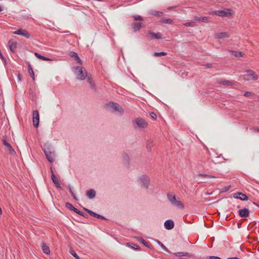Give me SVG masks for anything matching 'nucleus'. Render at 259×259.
<instances>
[{"label":"nucleus","instance_id":"nucleus-1","mask_svg":"<svg viewBox=\"0 0 259 259\" xmlns=\"http://www.w3.org/2000/svg\"><path fill=\"white\" fill-rule=\"evenodd\" d=\"M75 73L77 75L76 77L77 79L82 80L87 77V72L82 67L77 66L75 67Z\"/></svg>","mask_w":259,"mask_h":259},{"label":"nucleus","instance_id":"nucleus-2","mask_svg":"<svg viewBox=\"0 0 259 259\" xmlns=\"http://www.w3.org/2000/svg\"><path fill=\"white\" fill-rule=\"evenodd\" d=\"M210 14H215L221 17H231L232 16V10L228 9H224L222 10L212 11Z\"/></svg>","mask_w":259,"mask_h":259},{"label":"nucleus","instance_id":"nucleus-3","mask_svg":"<svg viewBox=\"0 0 259 259\" xmlns=\"http://www.w3.org/2000/svg\"><path fill=\"white\" fill-rule=\"evenodd\" d=\"M32 120L34 127H37L39 122V115L37 110H34L32 113Z\"/></svg>","mask_w":259,"mask_h":259},{"label":"nucleus","instance_id":"nucleus-4","mask_svg":"<svg viewBox=\"0 0 259 259\" xmlns=\"http://www.w3.org/2000/svg\"><path fill=\"white\" fill-rule=\"evenodd\" d=\"M133 122L134 124H136L139 128H145L147 126V122L142 118H137Z\"/></svg>","mask_w":259,"mask_h":259},{"label":"nucleus","instance_id":"nucleus-5","mask_svg":"<svg viewBox=\"0 0 259 259\" xmlns=\"http://www.w3.org/2000/svg\"><path fill=\"white\" fill-rule=\"evenodd\" d=\"M44 151L48 160L51 163L53 162L55 156L54 152L51 151L49 148L45 149Z\"/></svg>","mask_w":259,"mask_h":259},{"label":"nucleus","instance_id":"nucleus-6","mask_svg":"<svg viewBox=\"0 0 259 259\" xmlns=\"http://www.w3.org/2000/svg\"><path fill=\"white\" fill-rule=\"evenodd\" d=\"M38 92L35 88L30 89L29 91V98L32 101H35L37 98Z\"/></svg>","mask_w":259,"mask_h":259},{"label":"nucleus","instance_id":"nucleus-7","mask_svg":"<svg viewBox=\"0 0 259 259\" xmlns=\"http://www.w3.org/2000/svg\"><path fill=\"white\" fill-rule=\"evenodd\" d=\"M3 144L5 146L6 149L9 151V152L12 155H14L16 152L14 149L12 148L11 145L7 142L6 138H4L2 140Z\"/></svg>","mask_w":259,"mask_h":259},{"label":"nucleus","instance_id":"nucleus-8","mask_svg":"<svg viewBox=\"0 0 259 259\" xmlns=\"http://www.w3.org/2000/svg\"><path fill=\"white\" fill-rule=\"evenodd\" d=\"M143 25V24L142 22H134L131 24V27L134 32H137L140 30Z\"/></svg>","mask_w":259,"mask_h":259},{"label":"nucleus","instance_id":"nucleus-9","mask_svg":"<svg viewBox=\"0 0 259 259\" xmlns=\"http://www.w3.org/2000/svg\"><path fill=\"white\" fill-rule=\"evenodd\" d=\"M234 197L236 199H239L243 201H247L248 200V196L241 192H237L234 194Z\"/></svg>","mask_w":259,"mask_h":259},{"label":"nucleus","instance_id":"nucleus-10","mask_svg":"<svg viewBox=\"0 0 259 259\" xmlns=\"http://www.w3.org/2000/svg\"><path fill=\"white\" fill-rule=\"evenodd\" d=\"M108 106L112 108L114 111H118L120 113L123 112L122 108L120 107L119 105L117 103L110 102L109 103Z\"/></svg>","mask_w":259,"mask_h":259},{"label":"nucleus","instance_id":"nucleus-11","mask_svg":"<svg viewBox=\"0 0 259 259\" xmlns=\"http://www.w3.org/2000/svg\"><path fill=\"white\" fill-rule=\"evenodd\" d=\"M140 179L143 183V186L145 188L148 189L150 182V180L148 177L145 175H143L140 177Z\"/></svg>","mask_w":259,"mask_h":259},{"label":"nucleus","instance_id":"nucleus-12","mask_svg":"<svg viewBox=\"0 0 259 259\" xmlns=\"http://www.w3.org/2000/svg\"><path fill=\"white\" fill-rule=\"evenodd\" d=\"M239 215L241 218H246L249 216V210L248 208H243L239 210Z\"/></svg>","mask_w":259,"mask_h":259},{"label":"nucleus","instance_id":"nucleus-13","mask_svg":"<svg viewBox=\"0 0 259 259\" xmlns=\"http://www.w3.org/2000/svg\"><path fill=\"white\" fill-rule=\"evenodd\" d=\"M8 46L10 50L12 52H15L17 47V42L16 41L11 39L8 41Z\"/></svg>","mask_w":259,"mask_h":259},{"label":"nucleus","instance_id":"nucleus-14","mask_svg":"<svg viewBox=\"0 0 259 259\" xmlns=\"http://www.w3.org/2000/svg\"><path fill=\"white\" fill-rule=\"evenodd\" d=\"M83 209L92 217H95L96 218H98V219H104V220L106 219L103 216L101 215L98 213H96L90 209H88L85 208H83Z\"/></svg>","mask_w":259,"mask_h":259},{"label":"nucleus","instance_id":"nucleus-15","mask_svg":"<svg viewBox=\"0 0 259 259\" xmlns=\"http://www.w3.org/2000/svg\"><path fill=\"white\" fill-rule=\"evenodd\" d=\"M164 226L166 229L171 230L174 227V222L171 220H167L164 222Z\"/></svg>","mask_w":259,"mask_h":259},{"label":"nucleus","instance_id":"nucleus-16","mask_svg":"<svg viewBox=\"0 0 259 259\" xmlns=\"http://www.w3.org/2000/svg\"><path fill=\"white\" fill-rule=\"evenodd\" d=\"M148 33L150 35L151 39H161L162 38L161 33L159 32L155 33L151 31H149Z\"/></svg>","mask_w":259,"mask_h":259},{"label":"nucleus","instance_id":"nucleus-17","mask_svg":"<svg viewBox=\"0 0 259 259\" xmlns=\"http://www.w3.org/2000/svg\"><path fill=\"white\" fill-rule=\"evenodd\" d=\"M217 82L218 83L223 85H226V86H231L233 85V83L232 82L228 80H225L222 78L218 79L217 80Z\"/></svg>","mask_w":259,"mask_h":259},{"label":"nucleus","instance_id":"nucleus-18","mask_svg":"<svg viewBox=\"0 0 259 259\" xmlns=\"http://www.w3.org/2000/svg\"><path fill=\"white\" fill-rule=\"evenodd\" d=\"M245 76H250L252 77V79L254 80H256L258 79V76L255 73V72L251 70H249L247 71V74L244 75Z\"/></svg>","mask_w":259,"mask_h":259},{"label":"nucleus","instance_id":"nucleus-19","mask_svg":"<svg viewBox=\"0 0 259 259\" xmlns=\"http://www.w3.org/2000/svg\"><path fill=\"white\" fill-rule=\"evenodd\" d=\"M51 173H52L51 178H52V180L53 183H54V184L55 185L56 187H57L58 188H60V189L61 188L60 183H59L58 181L57 180V178H56V177L52 169H51Z\"/></svg>","mask_w":259,"mask_h":259},{"label":"nucleus","instance_id":"nucleus-20","mask_svg":"<svg viewBox=\"0 0 259 259\" xmlns=\"http://www.w3.org/2000/svg\"><path fill=\"white\" fill-rule=\"evenodd\" d=\"M174 254L176 256H194V255L193 254L188 253L187 252H178L174 253Z\"/></svg>","mask_w":259,"mask_h":259},{"label":"nucleus","instance_id":"nucleus-21","mask_svg":"<svg viewBox=\"0 0 259 259\" xmlns=\"http://www.w3.org/2000/svg\"><path fill=\"white\" fill-rule=\"evenodd\" d=\"M41 246L44 253L49 254L50 253L49 247L44 242L41 243Z\"/></svg>","mask_w":259,"mask_h":259},{"label":"nucleus","instance_id":"nucleus-22","mask_svg":"<svg viewBox=\"0 0 259 259\" xmlns=\"http://www.w3.org/2000/svg\"><path fill=\"white\" fill-rule=\"evenodd\" d=\"M167 199H168V201L172 204H173V203L177 200L176 198L175 195H174V194H173L172 193H168L167 194Z\"/></svg>","mask_w":259,"mask_h":259},{"label":"nucleus","instance_id":"nucleus-23","mask_svg":"<svg viewBox=\"0 0 259 259\" xmlns=\"http://www.w3.org/2000/svg\"><path fill=\"white\" fill-rule=\"evenodd\" d=\"M86 195L90 199H93L96 196V192L94 189H90L87 192Z\"/></svg>","mask_w":259,"mask_h":259},{"label":"nucleus","instance_id":"nucleus-24","mask_svg":"<svg viewBox=\"0 0 259 259\" xmlns=\"http://www.w3.org/2000/svg\"><path fill=\"white\" fill-rule=\"evenodd\" d=\"M65 207L68 208V209L70 210H72L73 211H74L75 212H76V213H77V211L79 210L78 209H77V208H76L75 207H74L71 203H70L69 202H66L65 203Z\"/></svg>","mask_w":259,"mask_h":259},{"label":"nucleus","instance_id":"nucleus-25","mask_svg":"<svg viewBox=\"0 0 259 259\" xmlns=\"http://www.w3.org/2000/svg\"><path fill=\"white\" fill-rule=\"evenodd\" d=\"M230 52L231 53L232 55L236 57L239 58V57H242L244 56V54L242 53L241 52L239 51H235L231 50L230 51Z\"/></svg>","mask_w":259,"mask_h":259},{"label":"nucleus","instance_id":"nucleus-26","mask_svg":"<svg viewBox=\"0 0 259 259\" xmlns=\"http://www.w3.org/2000/svg\"><path fill=\"white\" fill-rule=\"evenodd\" d=\"M138 240L142 243L145 246H146L148 248H151V244H150L149 242H147L146 241H145L144 239L142 238H138Z\"/></svg>","mask_w":259,"mask_h":259},{"label":"nucleus","instance_id":"nucleus-27","mask_svg":"<svg viewBox=\"0 0 259 259\" xmlns=\"http://www.w3.org/2000/svg\"><path fill=\"white\" fill-rule=\"evenodd\" d=\"M150 14L152 15L157 16L158 17H161L163 15V13L161 12H159L156 10H151L150 12Z\"/></svg>","mask_w":259,"mask_h":259},{"label":"nucleus","instance_id":"nucleus-28","mask_svg":"<svg viewBox=\"0 0 259 259\" xmlns=\"http://www.w3.org/2000/svg\"><path fill=\"white\" fill-rule=\"evenodd\" d=\"M218 38L229 37V35L227 32H220L217 34Z\"/></svg>","mask_w":259,"mask_h":259},{"label":"nucleus","instance_id":"nucleus-29","mask_svg":"<svg viewBox=\"0 0 259 259\" xmlns=\"http://www.w3.org/2000/svg\"><path fill=\"white\" fill-rule=\"evenodd\" d=\"M34 55L37 58L40 59L42 60H44V61H50V60H51V59H49V58L45 57V56H43L40 55L39 54H38V53H36V52H35L34 53Z\"/></svg>","mask_w":259,"mask_h":259},{"label":"nucleus","instance_id":"nucleus-30","mask_svg":"<svg viewBox=\"0 0 259 259\" xmlns=\"http://www.w3.org/2000/svg\"><path fill=\"white\" fill-rule=\"evenodd\" d=\"M172 205L181 209H183L184 208V204L181 202V201L178 200H176Z\"/></svg>","mask_w":259,"mask_h":259},{"label":"nucleus","instance_id":"nucleus-31","mask_svg":"<svg viewBox=\"0 0 259 259\" xmlns=\"http://www.w3.org/2000/svg\"><path fill=\"white\" fill-rule=\"evenodd\" d=\"M87 81H88V83L90 84L91 87L93 89H94L95 88V82L94 81V80H93V79L90 76H87Z\"/></svg>","mask_w":259,"mask_h":259},{"label":"nucleus","instance_id":"nucleus-32","mask_svg":"<svg viewBox=\"0 0 259 259\" xmlns=\"http://www.w3.org/2000/svg\"><path fill=\"white\" fill-rule=\"evenodd\" d=\"M160 22L162 23L171 24L172 22V20L169 18H161L160 20Z\"/></svg>","mask_w":259,"mask_h":259},{"label":"nucleus","instance_id":"nucleus-33","mask_svg":"<svg viewBox=\"0 0 259 259\" xmlns=\"http://www.w3.org/2000/svg\"><path fill=\"white\" fill-rule=\"evenodd\" d=\"M123 161H124V164H126L127 166H128L129 164V160H130L128 156L127 155V154L126 153H124L123 154Z\"/></svg>","mask_w":259,"mask_h":259},{"label":"nucleus","instance_id":"nucleus-34","mask_svg":"<svg viewBox=\"0 0 259 259\" xmlns=\"http://www.w3.org/2000/svg\"><path fill=\"white\" fill-rule=\"evenodd\" d=\"M157 244L165 251L168 252V249L164 245V244L158 240H155Z\"/></svg>","mask_w":259,"mask_h":259},{"label":"nucleus","instance_id":"nucleus-35","mask_svg":"<svg viewBox=\"0 0 259 259\" xmlns=\"http://www.w3.org/2000/svg\"><path fill=\"white\" fill-rule=\"evenodd\" d=\"M211 157V161L214 162L215 164H217V163H221L223 162V157H221V156H217L216 157V159H221L220 160H215L214 159H213L212 157L211 156H210Z\"/></svg>","mask_w":259,"mask_h":259},{"label":"nucleus","instance_id":"nucleus-36","mask_svg":"<svg viewBox=\"0 0 259 259\" xmlns=\"http://www.w3.org/2000/svg\"><path fill=\"white\" fill-rule=\"evenodd\" d=\"M20 35L23 36L26 38H29L31 36L30 34L25 29L23 30Z\"/></svg>","mask_w":259,"mask_h":259},{"label":"nucleus","instance_id":"nucleus-37","mask_svg":"<svg viewBox=\"0 0 259 259\" xmlns=\"http://www.w3.org/2000/svg\"><path fill=\"white\" fill-rule=\"evenodd\" d=\"M167 55V53L161 52H155L153 54V56L154 57H160V56H166Z\"/></svg>","mask_w":259,"mask_h":259},{"label":"nucleus","instance_id":"nucleus-38","mask_svg":"<svg viewBox=\"0 0 259 259\" xmlns=\"http://www.w3.org/2000/svg\"><path fill=\"white\" fill-rule=\"evenodd\" d=\"M127 245L129 246H131L132 248H133L134 250H138L139 249V246L137 244H133V243H128Z\"/></svg>","mask_w":259,"mask_h":259},{"label":"nucleus","instance_id":"nucleus-39","mask_svg":"<svg viewBox=\"0 0 259 259\" xmlns=\"http://www.w3.org/2000/svg\"><path fill=\"white\" fill-rule=\"evenodd\" d=\"M254 95V94L253 93L250 92H245L243 94L244 96L249 98H252Z\"/></svg>","mask_w":259,"mask_h":259},{"label":"nucleus","instance_id":"nucleus-40","mask_svg":"<svg viewBox=\"0 0 259 259\" xmlns=\"http://www.w3.org/2000/svg\"><path fill=\"white\" fill-rule=\"evenodd\" d=\"M210 17H200V21L202 22H209Z\"/></svg>","mask_w":259,"mask_h":259},{"label":"nucleus","instance_id":"nucleus-41","mask_svg":"<svg viewBox=\"0 0 259 259\" xmlns=\"http://www.w3.org/2000/svg\"><path fill=\"white\" fill-rule=\"evenodd\" d=\"M70 253L76 259H80L79 256L77 254V253L73 250L71 248L70 251Z\"/></svg>","mask_w":259,"mask_h":259},{"label":"nucleus","instance_id":"nucleus-42","mask_svg":"<svg viewBox=\"0 0 259 259\" xmlns=\"http://www.w3.org/2000/svg\"><path fill=\"white\" fill-rule=\"evenodd\" d=\"M135 21H142L143 18L140 15H134L133 16Z\"/></svg>","mask_w":259,"mask_h":259},{"label":"nucleus","instance_id":"nucleus-43","mask_svg":"<svg viewBox=\"0 0 259 259\" xmlns=\"http://www.w3.org/2000/svg\"><path fill=\"white\" fill-rule=\"evenodd\" d=\"M69 55L71 57H72V58H74V59L75 58H76L78 56V54L74 52H72V51H71L69 53Z\"/></svg>","mask_w":259,"mask_h":259},{"label":"nucleus","instance_id":"nucleus-44","mask_svg":"<svg viewBox=\"0 0 259 259\" xmlns=\"http://www.w3.org/2000/svg\"><path fill=\"white\" fill-rule=\"evenodd\" d=\"M153 141H148L147 142V148L150 150L153 147Z\"/></svg>","mask_w":259,"mask_h":259},{"label":"nucleus","instance_id":"nucleus-45","mask_svg":"<svg viewBox=\"0 0 259 259\" xmlns=\"http://www.w3.org/2000/svg\"><path fill=\"white\" fill-rule=\"evenodd\" d=\"M77 213L80 215L81 216L85 218H88L89 217L87 214L82 212L81 211H80L79 210L77 211Z\"/></svg>","mask_w":259,"mask_h":259},{"label":"nucleus","instance_id":"nucleus-46","mask_svg":"<svg viewBox=\"0 0 259 259\" xmlns=\"http://www.w3.org/2000/svg\"><path fill=\"white\" fill-rule=\"evenodd\" d=\"M28 72H29L30 75L31 76V77H32V78L33 79V80H34L35 76H34V73L33 69H31L30 70H28Z\"/></svg>","mask_w":259,"mask_h":259},{"label":"nucleus","instance_id":"nucleus-47","mask_svg":"<svg viewBox=\"0 0 259 259\" xmlns=\"http://www.w3.org/2000/svg\"><path fill=\"white\" fill-rule=\"evenodd\" d=\"M24 29H18L17 30L15 31L14 32V33L15 34H17V35H21L22 32L23 31Z\"/></svg>","mask_w":259,"mask_h":259},{"label":"nucleus","instance_id":"nucleus-48","mask_svg":"<svg viewBox=\"0 0 259 259\" xmlns=\"http://www.w3.org/2000/svg\"><path fill=\"white\" fill-rule=\"evenodd\" d=\"M195 23L194 22H187L184 24V25L186 26H191L193 27L194 26Z\"/></svg>","mask_w":259,"mask_h":259},{"label":"nucleus","instance_id":"nucleus-49","mask_svg":"<svg viewBox=\"0 0 259 259\" xmlns=\"http://www.w3.org/2000/svg\"><path fill=\"white\" fill-rule=\"evenodd\" d=\"M150 117L153 118V119H156L157 118V115L154 112H150L149 113Z\"/></svg>","mask_w":259,"mask_h":259},{"label":"nucleus","instance_id":"nucleus-50","mask_svg":"<svg viewBox=\"0 0 259 259\" xmlns=\"http://www.w3.org/2000/svg\"><path fill=\"white\" fill-rule=\"evenodd\" d=\"M231 188V186H226L225 187H224L223 189H222V192H226V191H228Z\"/></svg>","mask_w":259,"mask_h":259},{"label":"nucleus","instance_id":"nucleus-51","mask_svg":"<svg viewBox=\"0 0 259 259\" xmlns=\"http://www.w3.org/2000/svg\"><path fill=\"white\" fill-rule=\"evenodd\" d=\"M75 60L78 63L81 65L82 64V61L81 59L79 58V57L78 56L75 59Z\"/></svg>","mask_w":259,"mask_h":259},{"label":"nucleus","instance_id":"nucleus-52","mask_svg":"<svg viewBox=\"0 0 259 259\" xmlns=\"http://www.w3.org/2000/svg\"><path fill=\"white\" fill-rule=\"evenodd\" d=\"M209 257V259H221L220 257L215 256H210Z\"/></svg>","mask_w":259,"mask_h":259},{"label":"nucleus","instance_id":"nucleus-53","mask_svg":"<svg viewBox=\"0 0 259 259\" xmlns=\"http://www.w3.org/2000/svg\"><path fill=\"white\" fill-rule=\"evenodd\" d=\"M205 66L207 68H211L212 66V64L211 63H207Z\"/></svg>","mask_w":259,"mask_h":259},{"label":"nucleus","instance_id":"nucleus-54","mask_svg":"<svg viewBox=\"0 0 259 259\" xmlns=\"http://www.w3.org/2000/svg\"><path fill=\"white\" fill-rule=\"evenodd\" d=\"M194 20H195V21H200V17H197V16H195L194 17Z\"/></svg>","mask_w":259,"mask_h":259},{"label":"nucleus","instance_id":"nucleus-55","mask_svg":"<svg viewBox=\"0 0 259 259\" xmlns=\"http://www.w3.org/2000/svg\"><path fill=\"white\" fill-rule=\"evenodd\" d=\"M0 57L1 58L6 62V59H5L4 57L3 56L2 53L0 52Z\"/></svg>","mask_w":259,"mask_h":259},{"label":"nucleus","instance_id":"nucleus-56","mask_svg":"<svg viewBox=\"0 0 259 259\" xmlns=\"http://www.w3.org/2000/svg\"><path fill=\"white\" fill-rule=\"evenodd\" d=\"M28 70H30L31 69H32V67L31 66V65L29 63H28Z\"/></svg>","mask_w":259,"mask_h":259},{"label":"nucleus","instance_id":"nucleus-57","mask_svg":"<svg viewBox=\"0 0 259 259\" xmlns=\"http://www.w3.org/2000/svg\"><path fill=\"white\" fill-rule=\"evenodd\" d=\"M227 259H240L237 257H229Z\"/></svg>","mask_w":259,"mask_h":259},{"label":"nucleus","instance_id":"nucleus-58","mask_svg":"<svg viewBox=\"0 0 259 259\" xmlns=\"http://www.w3.org/2000/svg\"><path fill=\"white\" fill-rule=\"evenodd\" d=\"M73 198V199L75 200V201H77L78 200L77 197H76V196L75 195V194H74V196H72Z\"/></svg>","mask_w":259,"mask_h":259},{"label":"nucleus","instance_id":"nucleus-59","mask_svg":"<svg viewBox=\"0 0 259 259\" xmlns=\"http://www.w3.org/2000/svg\"><path fill=\"white\" fill-rule=\"evenodd\" d=\"M205 177L207 178H215L214 177L210 175H205Z\"/></svg>","mask_w":259,"mask_h":259},{"label":"nucleus","instance_id":"nucleus-60","mask_svg":"<svg viewBox=\"0 0 259 259\" xmlns=\"http://www.w3.org/2000/svg\"><path fill=\"white\" fill-rule=\"evenodd\" d=\"M18 77L19 80L20 81L21 80V75L20 74H18Z\"/></svg>","mask_w":259,"mask_h":259},{"label":"nucleus","instance_id":"nucleus-61","mask_svg":"<svg viewBox=\"0 0 259 259\" xmlns=\"http://www.w3.org/2000/svg\"><path fill=\"white\" fill-rule=\"evenodd\" d=\"M68 188L69 189V191L71 192V191H72L71 187L69 185Z\"/></svg>","mask_w":259,"mask_h":259},{"label":"nucleus","instance_id":"nucleus-62","mask_svg":"<svg viewBox=\"0 0 259 259\" xmlns=\"http://www.w3.org/2000/svg\"><path fill=\"white\" fill-rule=\"evenodd\" d=\"M254 131H255V132H259V127L257 128H254Z\"/></svg>","mask_w":259,"mask_h":259},{"label":"nucleus","instance_id":"nucleus-63","mask_svg":"<svg viewBox=\"0 0 259 259\" xmlns=\"http://www.w3.org/2000/svg\"><path fill=\"white\" fill-rule=\"evenodd\" d=\"M253 204H255V205L259 207V204H257L254 202H253Z\"/></svg>","mask_w":259,"mask_h":259},{"label":"nucleus","instance_id":"nucleus-64","mask_svg":"<svg viewBox=\"0 0 259 259\" xmlns=\"http://www.w3.org/2000/svg\"><path fill=\"white\" fill-rule=\"evenodd\" d=\"M70 192V193H71V195H72V196H74V193H73V191H71V192Z\"/></svg>","mask_w":259,"mask_h":259}]
</instances>
